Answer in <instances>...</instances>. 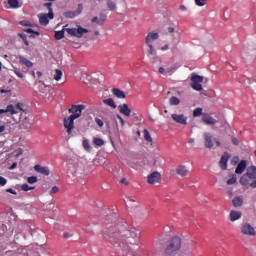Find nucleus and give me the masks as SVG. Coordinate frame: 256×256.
<instances>
[{"label": "nucleus", "mask_w": 256, "mask_h": 256, "mask_svg": "<svg viewBox=\"0 0 256 256\" xmlns=\"http://www.w3.org/2000/svg\"><path fill=\"white\" fill-rule=\"evenodd\" d=\"M103 237L114 247H121L124 256H141V232L122 222L117 223L115 215H108L104 220Z\"/></svg>", "instance_id": "f257e3e1"}, {"label": "nucleus", "mask_w": 256, "mask_h": 256, "mask_svg": "<svg viewBox=\"0 0 256 256\" xmlns=\"http://www.w3.org/2000/svg\"><path fill=\"white\" fill-rule=\"evenodd\" d=\"M182 247V239L180 236L175 235L168 239L163 245L158 242L155 246L156 256H176Z\"/></svg>", "instance_id": "f03ea898"}, {"label": "nucleus", "mask_w": 256, "mask_h": 256, "mask_svg": "<svg viewBox=\"0 0 256 256\" xmlns=\"http://www.w3.org/2000/svg\"><path fill=\"white\" fill-rule=\"evenodd\" d=\"M85 105H72L69 108V113L72 114L68 117H65L63 120V126L66 129L68 135H72L75 129V120L79 119L82 116L83 111L85 110Z\"/></svg>", "instance_id": "7ed1b4c3"}, {"label": "nucleus", "mask_w": 256, "mask_h": 256, "mask_svg": "<svg viewBox=\"0 0 256 256\" xmlns=\"http://www.w3.org/2000/svg\"><path fill=\"white\" fill-rule=\"evenodd\" d=\"M65 31L72 37L82 38L84 33H89V30L79 26L78 28H66L61 31H56L54 38L56 40H61L65 37Z\"/></svg>", "instance_id": "20e7f679"}, {"label": "nucleus", "mask_w": 256, "mask_h": 256, "mask_svg": "<svg viewBox=\"0 0 256 256\" xmlns=\"http://www.w3.org/2000/svg\"><path fill=\"white\" fill-rule=\"evenodd\" d=\"M242 186L256 188V166L248 167L246 173L239 180Z\"/></svg>", "instance_id": "39448f33"}, {"label": "nucleus", "mask_w": 256, "mask_h": 256, "mask_svg": "<svg viewBox=\"0 0 256 256\" xmlns=\"http://www.w3.org/2000/svg\"><path fill=\"white\" fill-rule=\"evenodd\" d=\"M20 112H25L24 105L21 102L16 103V105L9 104L6 106V109H0V115L2 114H10V115H17Z\"/></svg>", "instance_id": "423d86ee"}, {"label": "nucleus", "mask_w": 256, "mask_h": 256, "mask_svg": "<svg viewBox=\"0 0 256 256\" xmlns=\"http://www.w3.org/2000/svg\"><path fill=\"white\" fill-rule=\"evenodd\" d=\"M190 81H192V84H190V87L192 90L196 92H202L203 86L202 83L204 81V77L201 75H198L196 73H192V76L190 77Z\"/></svg>", "instance_id": "0eeeda50"}, {"label": "nucleus", "mask_w": 256, "mask_h": 256, "mask_svg": "<svg viewBox=\"0 0 256 256\" xmlns=\"http://www.w3.org/2000/svg\"><path fill=\"white\" fill-rule=\"evenodd\" d=\"M159 38V33L157 32H150L145 40V43L149 47L148 53L149 55H154V47H153V41H156Z\"/></svg>", "instance_id": "6e6552de"}, {"label": "nucleus", "mask_w": 256, "mask_h": 256, "mask_svg": "<svg viewBox=\"0 0 256 256\" xmlns=\"http://www.w3.org/2000/svg\"><path fill=\"white\" fill-rule=\"evenodd\" d=\"M240 232L242 235H247L249 237H254L256 235L255 228L249 223H243L240 227Z\"/></svg>", "instance_id": "1a4fd4ad"}, {"label": "nucleus", "mask_w": 256, "mask_h": 256, "mask_svg": "<svg viewBox=\"0 0 256 256\" xmlns=\"http://www.w3.org/2000/svg\"><path fill=\"white\" fill-rule=\"evenodd\" d=\"M162 180V176L159 172L155 171L151 173L147 178V183L150 185H155L160 183Z\"/></svg>", "instance_id": "9d476101"}, {"label": "nucleus", "mask_w": 256, "mask_h": 256, "mask_svg": "<svg viewBox=\"0 0 256 256\" xmlns=\"http://www.w3.org/2000/svg\"><path fill=\"white\" fill-rule=\"evenodd\" d=\"M172 119L174 122L180 124V125H187L188 117L185 114H172Z\"/></svg>", "instance_id": "9b49d317"}, {"label": "nucleus", "mask_w": 256, "mask_h": 256, "mask_svg": "<svg viewBox=\"0 0 256 256\" xmlns=\"http://www.w3.org/2000/svg\"><path fill=\"white\" fill-rule=\"evenodd\" d=\"M118 110H119L120 114H122L126 117L131 116L132 110L129 108V105L127 103L120 104L118 106Z\"/></svg>", "instance_id": "f8f14e48"}, {"label": "nucleus", "mask_w": 256, "mask_h": 256, "mask_svg": "<svg viewBox=\"0 0 256 256\" xmlns=\"http://www.w3.org/2000/svg\"><path fill=\"white\" fill-rule=\"evenodd\" d=\"M20 125H22V129L30 131L33 123L28 117H20Z\"/></svg>", "instance_id": "ddd939ff"}, {"label": "nucleus", "mask_w": 256, "mask_h": 256, "mask_svg": "<svg viewBox=\"0 0 256 256\" xmlns=\"http://www.w3.org/2000/svg\"><path fill=\"white\" fill-rule=\"evenodd\" d=\"M229 159H230V156L228 152H224V154L221 156V159L219 161V166L221 170H227Z\"/></svg>", "instance_id": "4468645a"}, {"label": "nucleus", "mask_w": 256, "mask_h": 256, "mask_svg": "<svg viewBox=\"0 0 256 256\" xmlns=\"http://www.w3.org/2000/svg\"><path fill=\"white\" fill-rule=\"evenodd\" d=\"M203 136L205 148L212 149L214 147L212 135L209 132H205Z\"/></svg>", "instance_id": "2eb2a0df"}, {"label": "nucleus", "mask_w": 256, "mask_h": 256, "mask_svg": "<svg viewBox=\"0 0 256 256\" xmlns=\"http://www.w3.org/2000/svg\"><path fill=\"white\" fill-rule=\"evenodd\" d=\"M202 122L205 125H215L218 121L214 119L211 115L208 113H203L202 114Z\"/></svg>", "instance_id": "dca6fc26"}, {"label": "nucleus", "mask_w": 256, "mask_h": 256, "mask_svg": "<svg viewBox=\"0 0 256 256\" xmlns=\"http://www.w3.org/2000/svg\"><path fill=\"white\" fill-rule=\"evenodd\" d=\"M242 212L240 211H236V210H231L230 213H229V219L231 222H235L239 219L242 218Z\"/></svg>", "instance_id": "f3484780"}, {"label": "nucleus", "mask_w": 256, "mask_h": 256, "mask_svg": "<svg viewBox=\"0 0 256 256\" xmlns=\"http://www.w3.org/2000/svg\"><path fill=\"white\" fill-rule=\"evenodd\" d=\"M34 171L38 172L44 176H49L50 175V170L47 167H42L41 165H35L34 166Z\"/></svg>", "instance_id": "a211bd4d"}, {"label": "nucleus", "mask_w": 256, "mask_h": 256, "mask_svg": "<svg viewBox=\"0 0 256 256\" xmlns=\"http://www.w3.org/2000/svg\"><path fill=\"white\" fill-rule=\"evenodd\" d=\"M176 173L181 177H186L189 174V170L185 165H179L176 169Z\"/></svg>", "instance_id": "6ab92c4d"}, {"label": "nucleus", "mask_w": 256, "mask_h": 256, "mask_svg": "<svg viewBox=\"0 0 256 256\" xmlns=\"http://www.w3.org/2000/svg\"><path fill=\"white\" fill-rule=\"evenodd\" d=\"M247 168V160H241L235 169L236 174H242Z\"/></svg>", "instance_id": "aec40b11"}, {"label": "nucleus", "mask_w": 256, "mask_h": 256, "mask_svg": "<svg viewBox=\"0 0 256 256\" xmlns=\"http://www.w3.org/2000/svg\"><path fill=\"white\" fill-rule=\"evenodd\" d=\"M39 23L41 25L47 26L50 22V16L49 14H40L38 15Z\"/></svg>", "instance_id": "412c9836"}, {"label": "nucleus", "mask_w": 256, "mask_h": 256, "mask_svg": "<svg viewBox=\"0 0 256 256\" xmlns=\"http://www.w3.org/2000/svg\"><path fill=\"white\" fill-rule=\"evenodd\" d=\"M18 59H20V63L22 65H24L25 67H27V69H31V67H33V62H31L30 60H28L27 58L23 57V56H18Z\"/></svg>", "instance_id": "4be33fe9"}, {"label": "nucleus", "mask_w": 256, "mask_h": 256, "mask_svg": "<svg viewBox=\"0 0 256 256\" xmlns=\"http://www.w3.org/2000/svg\"><path fill=\"white\" fill-rule=\"evenodd\" d=\"M112 93L118 99H126V94L118 88H113Z\"/></svg>", "instance_id": "5701e85b"}, {"label": "nucleus", "mask_w": 256, "mask_h": 256, "mask_svg": "<svg viewBox=\"0 0 256 256\" xmlns=\"http://www.w3.org/2000/svg\"><path fill=\"white\" fill-rule=\"evenodd\" d=\"M244 203V199L242 196H238V197H235L233 200H232V204L234 207L238 208V207H241Z\"/></svg>", "instance_id": "b1692460"}, {"label": "nucleus", "mask_w": 256, "mask_h": 256, "mask_svg": "<svg viewBox=\"0 0 256 256\" xmlns=\"http://www.w3.org/2000/svg\"><path fill=\"white\" fill-rule=\"evenodd\" d=\"M103 104L112 108V109H116L117 105L115 104L113 98H108V99H104L103 100Z\"/></svg>", "instance_id": "393cba45"}, {"label": "nucleus", "mask_w": 256, "mask_h": 256, "mask_svg": "<svg viewBox=\"0 0 256 256\" xmlns=\"http://www.w3.org/2000/svg\"><path fill=\"white\" fill-rule=\"evenodd\" d=\"M44 6L48 9V16L49 19H54V12H53V8H52V3H45Z\"/></svg>", "instance_id": "a878e982"}, {"label": "nucleus", "mask_w": 256, "mask_h": 256, "mask_svg": "<svg viewBox=\"0 0 256 256\" xmlns=\"http://www.w3.org/2000/svg\"><path fill=\"white\" fill-rule=\"evenodd\" d=\"M203 115H204V113H203V108L202 107H198V108L194 109V112L192 113V116L194 118H198V117H201Z\"/></svg>", "instance_id": "bb28decb"}, {"label": "nucleus", "mask_w": 256, "mask_h": 256, "mask_svg": "<svg viewBox=\"0 0 256 256\" xmlns=\"http://www.w3.org/2000/svg\"><path fill=\"white\" fill-rule=\"evenodd\" d=\"M62 77H63V71L60 69H56L55 74H54V80L56 82H59V81H61Z\"/></svg>", "instance_id": "cd10ccee"}, {"label": "nucleus", "mask_w": 256, "mask_h": 256, "mask_svg": "<svg viewBox=\"0 0 256 256\" xmlns=\"http://www.w3.org/2000/svg\"><path fill=\"white\" fill-rule=\"evenodd\" d=\"M180 103H181V101H180V99L178 97L172 96L170 98V105L171 106H178V105H180Z\"/></svg>", "instance_id": "c85d7f7f"}, {"label": "nucleus", "mask_w": 256, "mask_h": 256, "mask_svg": "<svg viewBox=\"0 0 256 256\" xmlns=\"http://www.w3.org/2000/svg\"><path fill=\"white\" fill-rule=\"evenodd\" d=\"M8 5H10V8L17 9L19 8V0H8Z\"/></svg>", "instance_id": "c756f323"}, {"label": "nucleus", "mask_w": 256, "mask_h": 256, "mask_svg": "<svg viewBox=\"0 0 256 256\" xmlns=\"http://www.w3.org/2000/svg\"><path fill=\"white\" fill-rule=\"evenodd\" d=\"M93 143L98 147L105 145V141L102 138L97 137L93 139Z\"/></svg>", "instance_id": "7c9ffc66"}, {"label": "nucleus", "mask_w": 256, "mask_h": 256, "mask_svg": "<svg viewBox=\"0 0 256 256\" xmlns=\"http://www.w3.org/2000/svg\"><path fill=\"white\" fill-rule=\"evenodd\" d=\"M144 138L148 143L153 142L152 136L150 135V133L147 129H144Z\"/></svg>", "instance_id": "2f4dec72"}, {"label": "nucleus", "mask_w": 256, "mask_h": 256, "mask_svg": "<svg viewBox=\"0 0 256 256\" xmlns=\"http://www.w3.org/2000/svg\"><path fill=\"white\" fill-rule=\"evenodd\" d=\"M82 145L86 151H90L92 148L90 141L88 139L83 140Z\"/></svg>", "instance_id": "473e14b6"}, {"label": "nucleus", "mask_w": 256, "mask_h": 256, "mask_svg": "<svg viewBox=\"0 0 256 256\" xmlns=\"http://www.w3.org/2000/svg\"><path fill=\"white\" fill-rule=\"evenodd\" d=\"M24 31H25L26 33H31L30 37H33V38H35L36 36H39V35H40V32L34 31V30L31 29V28L25 29Z\"/></svg>", "instance_id": "72a5a7b5"}, {"label": "nucleus", "mask_w": 256, "mask_h": 256, "mask_svg": "<svg viewBox=\"0 0 256 256\" xmlns=\"http://www.w3.org/2000/svg\"><path fill=\"white\" fill-rule=\"evenodd\" d=\"M107 6H108V9L110 11H115L116 10V3L113 2L112 0L107 1Z\"/></svg>", "instance_id": "f704fd0d"}, {"label": "nucleus", "mask_w": 256, "mask_h": 256, "mask_svg": "<svg viewBox=\"0 0 256 256\" xmlns=\"http://www.w3.org/2000/svg\"><path fill=\"white\" fill-rule=\"evenodd\" d=\"M107 20V15L105 14H101L99 19H98V22L97 24L102 26L103 24H105V21Z\"/></svg>", "instance_id": "c9c22d12"}, {"label": "nucleus", "mask_w": 256, "mask_h": 256, "mask_svg": "<svg viewBox=\"0 0 256 256\" xmlns=\"http://www.w3.org/2000/svg\"><path fill=\"white\" fill-rule=\"evenodd\" d=\"M63 15L66 18H75L78 16L76 12H72V11H67Z\"/></svg>", "instance_id": "e433bc0d"}, {"label": "nucleus", "mask_w": 256, "mask_h": 256, "mask_svg": "<svg viewBox=\"0 0 256 256\" xmlns=\"http://www.w3.org/2000/svg\"><path fill=\"white\" fill-rule=\"evenodd\" d=\"M208 0H194V3H196V6L198 7H204L206 6Z\"/></svg>", "instance_id": "4c0bfd02"}, {"label": "nucleus", "mask_w": 256, "mask_h": 256, "mask_svg": "<svg viewBox=\"0 0 256 256\" xmlns=\"http://www.w3.org/2000/svg\"><path fill=\"white\" fill-rule=\"evenodd\" d=\"M20 189H22V191L28 192L30 190H34L35 187H30L28 184H22V186H20Z\"/></svg>", "instance_id": "58836bf2"}, {"label": "nucleus", "mask_w": 256, "mask_h": 256, "mask_svg": "<svg viewBox=\"0 0 256 256\" xmlns=\"http://www.w3.org/2000/svg\"><path fill=\"white\" fill-rule=\"evenodd\" d=\"M18 37L22 38V40L26 46H29V41L27 40L26 34L20 33V34H18Z\"/></svg>", "instance_id": "ea45409f"}, {"label": "nucleus", "mask_w": 256, "mask_h": 256, "mask_svg": "<svg viewBox=\"0 0 256 256\" xmlns=\"http://www.w3.org/2000/svg\"><path fill=\"white\" fill-rule=\"evenodd\" d=\"M95 123L98 125L99 128H103V126L105 125V122H103V119L101 118H95Z\"/></svg>", "instance_id": "a19ab883"}, {"label": "nucleus", "mask_w": 256, "mask_h": 256, "mask_svg": "<svg viewBox=\"0 0 256 256\" xmlns=\"http://www.w3.org/2000/svg\"><path fill=\"white\" fill-rule=\"evenodd\" d=\"M27 182L29 184H35L36 182H38V178L36 176H31V177L27 178Z\"/></svg>", "instance_id": "79ce46f5"}, {"label": "nucleus", "mask_w": 256, "mask_h": 256, "mask_svg": "<svg viewBox=\"0 0 256 256\" xmlns=\"http://www.w3.org/2000/svg\"><path fill=\"white\" fill-rule=\"evenodd\" d=\"M83 10H84L83 4H79L78 8H77V11H75L76 15L77 16L80 15L83 12Z\"/></svg>", "instance_id": "37998d69"}, {"label": "nucleus", "mask_w": 256, "mask_h": 256, "mask_svg": "<svg viewBox=\"0 0 256 256\" xmlns=\"http://www.w3.org/2000/svg\"><path fill=\"white\" fill-rule=\"evenodd\" d=\"M237 182L236 177H232L231 179L227 180V185H234Z\"/></svg>", "instance_id": "c03bdc74"}, {"label": "nucleus", "mask_w": 256, "mask_h": 256, "mask_svg": "<svg viewBox=\"0 0 256 256\" xmlns=\"http://www.w3.org/2000/svg\"><path fill=\"white\" fill-rule=\"evenodd\" d=\"M13 72H14V74H15L18 78L24 79V74H23V73L19 72L18 70H14Z\"/></svg>", "instance_id": "a18cd8bd"}, {"label": "nucleus", "mask_w": 256, "mask_h": 256, "mask_svg": "<svg viewBox=\"0 0 256 256\" xmlns=\"http://www.w3.org/2000/svg\"><path fill=\"white\" fill-rule=\"evenodd\" d=\"M59 192V187L53 186L52 189L50 190V194H56Z\"/></svg>", "instance_id": "49530a36"}, {"label": "nucleus", "mask_w": 256, "mask_h": 256, "mask_svg": "<svg viewBox=\"0 0 256 256\" xmlns=\"http://www.w3.org/2000/svg\"><path fill=\"white\" fill-rule=\"evenodd\" d=\"M116 117H117V119L120 121L121 126L124 127L125 121H124V119L122 118V116H120L119 114H117Z\"/></svg>", "instance_id": "de8ad7c7"}, {"label": "nucleus", "mask_w": 256, "mask_h": 256, "mask_svg": "<svg viewBox=\"0 0 256 256\" xmlns=\"http://www.w3.org/2000/svg\"><path fill=\"white\" fill-rule=\"evenodd\" d=\"M7 184V179L4 177L0 176V186H5Z\"/></svg>", "instance_id": "09e8293b"}, {"label": "nucleus", "mask_w": 256, "mask_h": 256, "mask_svg": "<svg viewBox=\"0 0 256 256\" xmlns=\"http://www.w3.org/2000/svg\"><path fill=\"white\" fill-rule=\"evenodd\" d=\"M231 142L233 145H239V139L237 137H232Z\"/></svg>", "instance_id": "8fccbe9b"}, {"label": "nucleus", "mask_w": 256, "mask_h": 256, "mask_svg": "<svg viewBox=\"0 0 256 256\" xmlns=\"http://www.w3.org/2000/svg\"><path fill=\"white\" fill-rule=\"evenodd\" d=\"M70 237H72V234H70L69 232H64L63 233V238L64 239H70Z\"/></svg>", "instance_id": "3c124183"}, {"label": "nucleus", "mask_w": 256, "mask_h": 256, "mask_svg": "<svg viewBox=\"0 0 256 256\" xmlns=\"http://www.w3.org/2000/svg\"><path fill=\"white\" fill-rule=\"evenodd\" d=\"M6 192H8V193H10V194L17 195V192H16L15 190H13L12 188L6 189Z\"/></svg>", "instance_id": "603ef678"}, {"label": "nucleus", "mask_w": 256, "mask_h": 256, "mask_svg": "<svg viewBox=\"0 0 256 256\" xmlns=\"http://www.w3.org/2000/svg\"><path fill=\"white\" fill-rule=\"evenodd\" d=\"M188 144L193 146L195 144V139L194 138L188 139Z\"/></svg>", "instance_id": "864d4df0"}, {"label": "nucleus", "mask_w": 256, "mask_h": 256, "mask_svg": "<svg viewBox=\"0 0 256 256\" xmlns=\"http://www.w3.org/2000/svg\"><path fill=\"white\" fill-rule=\"evenodd\" d=\"M5 130H6V126L5 125H1L0 126V134L5 132Z\"/></svg>", "instance_id": "5fc2aeb1"}, {"label": "nucleus", "mask_w": 256, "mask_h": 256, "mask_svg": "<svg viewBox=\"0 0 256 256\" xmlns=\"http://www.w3.org/2000/svg\"><path fill=\"white\" fill-rule=\"evenodd\" d=\"M165 73V68L164 67H160L159 68V74L163 75Z\"/></svg>", "instance_id": "6e6d98bb"}, {"label": "nucleus", "mask_w": 256, "mask_h": 256, "mask_svg": "<svg viewBox=\"0 0 256 256\" xmlns=\"http://www.w3.org/2000/svg\"><path fill=\"white\" fill-rule=\"evenodd\" d=\"M214 142H215L217 147L221 146V142L218 139H214Z\"/></svg>", "instance_id": "4d7b16f0"}, {"label": "nucleus", "mask_w": 256, "mask_h": 256, "mask_svg": "<svg viewBox=\"0 0 256 256\" xmlns=\"http://www.w3.org/2000/svg\"><path fill=\"white\" fill-rule=\"evenodd\" d=\"M168 49H169V45H168V44H166L165 46H163V47L161 48L162 51H166V50H168Z\"/></svg>", "instance_id": "13d9d810"}, {"label": "nucleus", "mask_w": 256, "mask_h": 256, "mask_svg": "<svg viewBox=\"0 0 256 256\" xmlns=\"http://www.w3.org/2000/svg\"><path fill=\"white\" fill-rule=\"evenodd\" d=\"M242 59L247 60V52H242Z\"/></svg>", "instance_id": "bf43d9fd"}, {"label": "nucleus", "mask_w": 256, "mask_h": 256, "mask_svg": "<svg viewBox=\"0 0 256 256\" xmlns=\"http://www.w3.org/2000/svg\"><path fill=\"white\" fill-rule=\"evenodd\" d=\"M16 168H17V163H14V164H12V166H10V170H14Z\"/></svg>", "instance_id": "052dcab7"}, {"label": "nucleus", "mask_w": 256, "mask_h": 256, "mask_svg": "<svg viewBox=\"0 0 256 256\" xmlns=\"http://www.w3.org/2000/svg\"><path fill=\"white\" fill-rule=\"evenodd\" d=\"M99 21V17H94V18H92V22L93 23H97Z\"/></svg>", "instance_id": "680f3d73"}, {"label": "nucleus", "mask_w": 256, "mask_h": 256, "mask_svg": "<svg viewBox=\"0 0 256 256\" xmlns=\"http://www.w3.org/2000/svg\"><path fill=\"white\" fill-rule=\"evenodd\" d=\"M180 10L185 12V11H187V8L184 5H181Z\"/></svg>", "instance_id": "e2e57ef3"}, {"label": "nucleus", "mask_w": 256, "mask_h": 256, "mask_svg": "<svg viewBox=\"0 0 256 256\" xmlns=\"http://www.w3.org/2000/svg\"><path fill=\"white\" fill-rule=\"evenodd\" d=\"M120 183H121V184H126V185H128V182H126V179H125V178L121 179Z\"/></svg>", "instance_id": "0e129e2a"}, {"label": "nucleus", "mask_w": 256, "mask_h": 256, "mask_svg": "<svg viewBox=\"0 0 256 256\" xmlns=\"http://www.w3.org/2000/svg\"><path fill=\"white\" fill-rule=\"evenodd\" d=\"M168 31H169V33H173V32H175V29L173 27H169Z\"/></svg>", "instance_id": "69168bd1"}, {"label": "nucleus", "mask_w": 256, "mask_h": 256, "mask_svg": "<svg viewBox=\"0 0 256 256\" xmlns=\"http://www.w3.org/2000/svg\"><path fill=\"white\" fill-rule=\"evenodd\" d=\"M48 206H49V209H54L55 208V204L54 203H50Z\"/></svg>", "instance_id": "338daca9"}, {"label": "nucleus", "mask_w": 256, "mask_h": 256, "mask_svg": "<svg viewBox=\"0 0 256 256\" xmlns=\"http://www.w3.org/2000/svg\"><path fill=\"white\" fill-rule=\"evenodd\" d=\"M155 61H158L159 63H161V59L159 57L154 58V61L152 63H155Z\"/></svg>", "instance_id": "774afa93"}]
</instances>
